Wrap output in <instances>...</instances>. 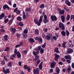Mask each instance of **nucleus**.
<instances>
[{
  "label": "nucleus",
  "mask_w": 74,
  "mask_h": 74,
  "mask_svg": "<svg viewBox=\"0 0 74 74\" xmlns=\"http://www.w3.org/2000/svg\"><path fill=\"white\" fill-rule=\"evenodd\" d=\"M66 70L69 74H70L71 73V68H68L67 69H66Z\"/></svg>",
  "instance_id": "nucleus-20"
},
{
  "label": "nucleus",
  "mask_w": 74,
  "mask_h": 74,
  "mask_svg": "<svg viewBox=\"0 0 74 74\" xmlns=\"http://www.w3.org/2000/svg\"><path fill=\"white\" fill-rule=\"evenodd\" d=\"M40 60H38L36 61V63L37 64H39L40 63Z\"/></svg>",
  "instance_id": "nucleus-58"
},
{
  "label": "nucleus",
  "mask_w": 74,
  "mask_h": 74,
  "mask_svg": "<svg viewBox=\"0 0 74 74\" xmlns=\"http://www.w3.org/2000/svg\"><path fill=\"white\" fill-rule=\"evenodd\" d=\"M16 55H17V58H21V54L19 51H18Z\"/></svg>",
  "instance_id": "nucleus-14"
},
{
  "label": "nucleus",
  "mask_w": 74,
  "mask_h": 74,
  "mask_svg": "<svg viewBox=\"0 0 74 74\" xmlns=\"http://www.w3.org/2000/svg\"><path fill=\"white\" fill-rule=\"evenodd\" d=\"M16 14H21V11L19 10H17L16 12Z\"/></svg>",
  "instance_id": "nucleus-49"
},
{
  "label": "nucleus",
  "mask_w": 74,
  "mask_h": 74,
  "mask_svg": "<svg viewBox=\"0 0 74 74\" xmlns=\"http://www.w3.org/2000/svg\"><path fill=\"white\" fill-rule=\"evenodd\" d=\"M70 14H68L67 15L66 17V20L67 21H69L70 20Z\"/></svg>",
  "instance_id": "nucleus-35"
},
{
  "label": "nucleus",
  "mask_w": 74,
  "mask_h": 74,
  "mask_svg": "<svg viewBox=\"0 0 74 74\" xmlns=\"http://www.w3.org/2000/svg\"><path fill=\"white\" fill-rule=\"evenodd\" d=\"M42 63H43V62H41L39 65L38 66L39 70H42Z\"/></svg>",
  "instance_id": "nucleus-16"
},
{
  "label": "nucleus",
  "mask_w": 74,
  "mask_h": 74,
  "mask_svg": "<svg viewBox=\"0 0 74 74\" xmlns=\"http://www.w3.org/2000/svg\"><path fill=\"white\" fill-rule=\"evenodd\" d=\"M65 3L68 6H71V3L68 0H66L65 1Z\"/></svg>",
  "instance_id": "nucleus-11"
},
{
  "label": "nucleus",
  "mask_w": 74,
  "mask_h": 74,
  "mask_svg": "<svg viewBox=\"0 0 74 74\" xmlns=\"http://www.w3.org/2000/svg\"><path fill=\"white\" fill-rule=\"evenodd\" d=\"M65 58L66 59H70L71 60V56H70L68 55V56H64Z\"/></svg>",
  "instance_id": "nucleus-18"
},
{
  "label": "nucleus",
  "mask_w": 74,
  "mask_h": 74,
  "mask_svg": "<svg viewBox=\"0 0 74 74\" xmlns=\"http://www.w3.org/2000/svg\"><path fill=\"white\" fill-rule=\"evenodd\" d=\"M71 67H72V68H73V69H74V63H73L72 64Z\"/></svg>",
  "instance_id": "nucleus-64"
},
{
  "label": "nucleus",
  "mask_w": 74,
  "mask_h": 74,
  "mask_svg": "<svg viewBox=\"0 0 74 74\" xmlns=\"http://www.w3.org/2000/svg\"><path fill=\"white\" fill-rule=\"evenodd\" d=\"M51 18L52 21H56L57 20V17L55 15H52L51 16Z\"/></svg>",
  "instance_id": "nucleus-3"
},
{
  "label": "nucleus",
  "mask_w": 74,
  "mask_h": 74,
  "mask_svg": "<svg viewBox=\"0 0 74 74\" xmlns=\"http://www.w3.org/2000/svg\"><path fill=\"white\" fill-rule=\"evenodd\" d=\"M67 52L68 53H69V54L73 52V50L71 48H69L67 51Z\"/></svg>",
  "instance_id": "nucleus-12"
},
{
  "label": "nucleus",
  "mask_w": 74,
  "mask_h": 74,
  "mask_svg": "<svg viewBox=\"0 0 74 74\" xmlns=\"http://www.w3.org/2000/svg\"><path fill=\"white\" fill-rule=\"evenodd\" d=\"M74 18V15L72 14L71 16V19H73Z\"/></svg>",
  "instance_id": "nucleus-55"
},
{
  "label": "nucleus",
  "mask_w": 74,
  "mask_h": 74,
  "mask_svg": "<svg viewBox=\"0 0 74 74\" xmlns=\"http://www.w3.org/2000/svg\"><path fill=\"white\" fill-rule=\"evenodd\" d=\"M42 21V20L39 19L38 22V26H40V25H41V23Z\"/></svg>",
  "instance_id": "nucleus-32"
},
{
  "label": "nucleus",
  "mask_w": 74,
  "mask_h": 74,
  "mask_svg": "<svg viewBox=\"0 0 74 74\" xmlns=\"http://www.w3.org/2000/svg\"><path fill=\"white\" fill-rule=\"evenodd\" d=\"M43 31L45 32H47V31H48V29L47 28H44Z\"/></svg>",
  "instance_id": "nucleus-52"
},
{
  "label": "nucleus",
  "mask_w": 74,
  "mask_h": 74,
  "mask_svg": "<svg viewBox=\"0 0 74 74\" xmlns=\"http://www.w3.org/2000/svg\"><path fill=\"white\" fill-rule=\"evenodd\" d=\"M18 25H19V26H23L24 25H23V23L22 22H20L18 24Z\"/></svg>",
  "instance_id": "nucleus-36"
},
{
  "label": "nucleus",
  "mask_w": 74,
  "mask_h": 74,
  "mask_svg": "<svg viewBox=\"0 0 74 74\" xmlns=\"http://www.w3.org/2000/svg\"><path fill=\"white\" fill-rule=\"evenodd\" d=\"M16 29L15 28L11 27L10 28V31L12 34H14L16 32Z\"/></svg>",
  "instance_id": "nucleus-8"
},
{
  "label": "nucleus",
  "mask_w": 74,
  "mask_h": 74,
  "mask_svg": "<svg viewBox=\"0 0 74 74\" xmlns=\"http://www.w3.org/2000/svg\"><path fill=\"white\" fill-rule=\"evenodd\" d=\"M29 41L30 43H33V42H34L35 40L33 38H29Z\"/></svg>",
  "instance_id": "nucleus-15"
},
{
  "label": "nucleus",
  "mask_w": 74,
  "mask_h": 74,
  "mask_svg": "<svg viewBox=\"0 0 74 74\" xmlns=\"http://www.w3.org/2000/svg\"><path fill=\"white\" fill-rule=\"evenodd\" d=\"M61 19L62 22L64 23V22H65V17H64V15H62L61 16Z\"/></svg>",
  "instance_id": "nucleus-13"
},
{
  "label": "nucleus",
  "mask_w": 74,
  "mask_h": 74,
  "mask_svg": "<svg viewBox=\"0 0 74 74\" xmlns=\"http://www.w3.org/2000/svg\"><path fill=\"white\" fill-rule=\"evenodd\" d=\"M10 47H6V49L4 50L5 52L8 51L10 50Z\"/></svg>",
  "instance_id": "nucleus-29"
},
{
  "label": "nucleus",
  "mask_w": 74,
  "mask_h": 74,
  "mask_svg": "<svg viewBox=\"0 0 74 74\" xmlns=\"http://www.w3.org/2000/svg\"><path fill=\"white\" fill-rule=\"evenodd\" d=\"M59 27L60 29H61L63 31L65 30V26L63 25V23L61 22H60L59 24Z\"/></svg>",
  "instance_id": "nucleus-1"
},
{
  "label": "nucleus",
  "mask_w": 74,
  "mask_h": 74,
  "mask_svg": "<svg viewBox=\"0 0 74 74\" xmlns=\"http://www.w3.org/2000/svg\"><path fill=\"white\" fill-rule=\"evenodd\" d=\"M25 11L26 12H29V11H31L32 10L30 8H27L25 10Z\"/></svg>",
  "instance_id": "nucleus-41"
},
{
  "label": "nucleus",
  "mask_w": 74,
  "mask_h": 74,
  "mask_svg": "<svg viewBox=\"0 0 74 74\" xmlns=\"http://www.w3.org/2000/svg\"><path fill=\"white\" fill-rule=\"evenodd\" d=\"M4 15H5V14L4 13H2L0 15V20H1L2 19V18H3L4 17Z\"/></svg>",
  "instance_id": "nucleus-19"
},
{
  "label": "nucleus",
  "mask_w": 74,
  "mask_h": 74,
  "mask_svg": "<svg viewBox=\"0 0 74 74\" xmlns=\"http://www.w3.org/2000/svg\"><path fill=\"white\" fill-rule=\"evenodd\" d=\"M9 19L8 18H7L5 20H4V22L5 23H7L8 22V21Z\"/></svg>",
  "instance_id": "nucleus-43"
},
{
  "label": "nucleus",
  "mask_w": 74,
  "mask_h": 74,
  "mask_svg": "<svg viewBox=\"0 0 74 74\" xmlns=\"http://www.w3.org/2000/svg\"><path fill=\"white\" fill-rule=\"evenodd\" d=\"M29 16V13L27 12L26 13V18H28Z\"/></svg>",
  "instance_id": "nucleus-62"
},
{
  "label": "nucleus",
  "mask_w": 74,
  "mask_h": 74,
  "mask_svg": "<svg viewBox=\"0 0 74 74\" xmlns=\"http://www.w3.org/2000/svg\"><path fill=\"white\" fill-rule=\"evenodd\" d=\"M52 37V35H51L50 34H49L47 35H46L45 36L46 38V39L48 41V40H49Z\"/></svg>",
  "instance_id": "nucleus-4"
},
{
  "label": "nucleus",
  "mask_w": 74,
  "mask_h": 74,
  "mask_svg": "<svg viewBox=\"0 0 74 74\" xmlns=\"http://www.w3.org/2000/svg\"><path fill=\"white\" fill-rule=\"evenodd\" d=\"M43 22L44 23L46 24L47 23H48V22H49V20L47 19H44L43 20Z\"/></svg>",
  "instance_id": "nucleus-23"
},
{
  "label": "nucleus",
  "mask_w": 74,
  "mask_h": 74,
  "mask_svg": "<svg viewBox=\"0 0 74 74\" xmlns=\"http://www.w3.org/2000/svg\"><path fill=\"white\" fill-rule=\"evenodd\" d=\"M27 34H23V38L24 39H25L26 38H27Z\"/></svg>",
  "instance_id": "nucleus-30"
},
{
  "label": "nucleus",
  "mask_w": 74,
  "mask_h": 74,
  "mask_svg": "<svg viewBox=\"0 0 74 74\" xmlns=\"http://www.w3.org/2000/svg\"><path fill=\"white\" fill-rule=\"evenodd\" d=\"M12 22H13L12 20H10L9 21V22L8 23V24L9 25H11V24H12Z\"/></svg>",
  "instance_id": "nucleus-46"
},
{
  "label": "nucleus",
  "mask_w": 74,
  "mask_h": 74,
  "mask_svg": "<svg viewBox=\"0 0 74 74\" xmlns=\"http://www.w3.org/2000/svg\"><path fill=\"white\" fill-rule=\"evenodd\" d=\"M23 32L24 33L27 34L28 33V30H27V29H25L23 31Z\"/></svg>",
  "instance_id": "nucleus-38"
},
{
  "label": "nucleus",
  "mask_w": 74,
  "mask_h": 74,
  "mask_svg": "<svg viewBox=\"0 0 74 74\" xmlns=\"http://www.w3.org/2000/svg\"><path fill=\"white\" fill-rule=\"evenodd\" d=\"M8 66L9 67H12V62H8Z\"/></svg>",
  "instance_id": "nucleus-28"
},
{
  "label": "nucleus",
  "mask_w": 74,
  "mask_h": 74,
  "mask_svg": "<svg viewBox=\"0 0 74 74\" xmlns=\"http://www.w3.org/2000/svg\"><path fill=\"white\" fill-rule=\"evenodd\" d=\"M19 45H20V46L21 45V46H23V42H22V41H21L20 42Z\"/></svg>",
  "instance_id": "nucleus-63"
},
{
  "label": "nucleus",
  "mask_w": 74,
  "mask_h": 74,
  "mask_svg": "<svg viewBox=\"0 0 74 74\" xmlns=\"http://www.w3.org/2000/svg\"><path fill=\"white\" fill-rule=\"evenodd\" d=\"M55 66H56V62L54 61L52 62L50 64V67L51 68H53L55 67Z\"/></svg>",
  "instance_id": "nucleus-6"
},
{
  "label": "nucleus",
  "mask_w": 74,
  "mask_h": 74,
  "mask_svg": "<svg viewBox=\"0 0 74 74\" xmlns=\"http://www.w3.org/2000/svg\"><path fill=\"white\" fill-rule=\"evenodd\" d=\"M21 46V45L19 44H18L17 45H16L15 46V48H18V47H19Z\"/></svg>",
  "instance_id": "nucleus-61"
},
{
  "label": "nucleus",
  "mask_w": 74,
  "mask_h": 74,
  "mask_svg": "<svg viewBox=\"0 0 74 74\" xmlns=\"http://www.w3.org/2000/svg\"><path fill=\"white\" fill-rule=\"evenodd\" d=\"M66 36H69V34H70V33H69V32L68 31V30H66Z\"/></svg>",
  "instance_id": "nucleus-40"
},
{
  "label": "nucleus",
  "mask_w": 74,
  "mask_h": 74,
  "mask_svg": "<svg viewBox=\"0 0 74 74\" xmlns=\"http://www.w3.org/2000/svg\"><path fill=\"white\" fill-rule=\"evenodd\" d=\"M44 49H42V48H41V50H40V52L41 53H41H44Z\"/></svg>",
  "instance_id": "nucleus-44"
},
{
  "label": "nucleus",
  "mask_w": 74,
  "mask_h": 74,
  "mask_svg": "<svg viewBox=\"0 0 74 74\" xmlns=\"http://www.w3.org/2000/svg\"><path fill=\"white\" fill-rule=\"evenodd\" d=\"M45 46H46V43H45L42 46V48H45Z\"/></svg>",
  "instance_id": "nucleus-54"
},
{
  "label": "nucleus",
  "mask_w": 74,
  "mask_h": 74,
  "mask_svg": "<svg viewBox=\"0 0 74 74\" xmlns=\"http://www.w3.org/2000/svg\"><path fill=\"white\" fill-rule=\"evenodd\" d=\"M35 33L36 34H37V35L39 34V31H38V29H36L35 31Z\"/></svg>",
  "instance_id": "nucleus-34"
},
{
  "label": "nucleus",
  "mask_w": 74,
  "mask_h": 74,
  "mask_svg": "<svg viewBox=\"0 0 74 74\" xmlns=\"http://www.w3.org/2000/svg\"><path fill=\"white\" fill-rule=\"evenodd\" d=\"M28 51L29 50H23L22 51V52L23 53L26 54H27V53Z\"/></svg>",
  "instance_id": "nucleus-37"
},
{
  "label": "nucleus",
  "mask_w": 74,
  "mask_h": 74,
  "mask_svg": "<svg viewBox=\"0 0 74 74\" xmlns=\"http://www.w3.org/2000/svg\"><path fill=\"white\" fill-rule=\"evenodd\" d=\"M34 22L36 24V25H38V21L37 19L35 18L34 20Z\"/></svg>",
  "instance_id": "nucleus-22"
},
{
  "label": "nucleus",
  "mask_w": 74,
  "mask_h": 74,
  "mask_svg": "<svg viewBox=\"0 0 74 74\" xmlns=\"http://www.w3.org/2000/svg\"><path fill=\"white\" fill-rule=\"evenodd\" d=\"M61 60L63 62H65L66 61V60H65V58H61Z\"/></svg>",
  "instance_id": "nucleus-56"
},
{
  "label": "nucleus",
  "mask_w": 74,
  "mask_h": 74,
  "mask_svg": "<svg viewBox=\"0 0 74 74\" xmlns=\"http://www.w3.org/2000/svg\"><path fill=\"white\" fill-rule=\"evenodd\" d=\"M38 41H39L40 42L42 43V39L41 38L39 37Z\"/></svg>",
  "instance_id": "nucleus-39"
},
{
  "label": "nucleus",
  "mask_w": 74,
  "mask_h": 74,
  "mask_svg": "<svg viewBox=\"0 0 74 74\" xmlns=\"http://www.w3.org/2000/svg\"><path fill=\"white\" fill-rule=\"evenodd\" d=\"M59 48L58 47H56L54 50V51L57 53H59Z\"/></svg>",
  "instance_id": "nucleus-17"
},
{
  "label": "nucleus",
  "mask_w": 74,
  "mask_h": 74,
  "mask_svg": "<svg viewBox=\"0 0 74 74\" xmlns=\"http://www.w3.org/2000/svg\"><path fill=\"white\" fill-rule=\"evenodd\" d=\"M66 42H63L62 44V47L63 48H66Z\"/></svg>",
  "instance_id": "nucleus-21"
},
{
  "label": "nucleus",
  "mask_w": 74,
  "mask_h": 74,
  "mask_svg": "<svg viewBox=\"0 0 74 74\" xmlns=\"http://www.w3.org/2000/svg\"><path fill=\"white\" fill-rule=\"evenodd\" d=\"M17 20L18 21L21 22V21H22V17H21L20 16H18L17 18Z\"/></svg>",
  "instance_id": "nucleus-26"
},
{
  "label": "nucleus",
  "mask_w": 74,
  "mask_h": 74,
  "mask_svg": "<svg viewBox=\"0 0 74 74\" xmlns=\"http://www.w3.org/2000/svg\"><path fill=\"white\" fill-rule=\"evenodd\" d=\"M61 34L62 36H64V37L66 36V32L64 31H62L61 32Z\"/></svg>",
  "instance_id": "nucleus-24"
},
{
  "label": "nucleus",
  "mask_w": 74,
  "mask_h": 74,
  "mask_svg": "<svg viewBox=\"0 0 74 74\" xmlns=\"http://www.w3.org/2000/svg\"><path fill=\"white\" fill-rule=\"evenodd\" d=\"M1 32L2 33H5V30L4 29H1Z\"/></svg>",
  "instance_id": "nucleus-57"
},
{
  "label": "nucleus",
  "mask_w": 74,
  "mask_h": 74,
  "mask_svg": "<svg viewBox=\"0 0 74 74\" xmlns=\"http://www.w3.org/2000/svg\"><path fill=\"white\" fill-rule=\"evenodd\" d=\"M55 55L54 60L58 62V59L60 58L59 55L56 53H55Z\"/></svg>",
  "instance_id": "nucleus-5"
},
{
  "label": "nucleus",
  "mask_w": 74,
  "mask_h": 74,
  "mask_svg": "<svg viewBox=\"0 0 74 74\" xmlns=\"http://www.w3.org/2000/svg\"><path fill=\"white\" fill-rule=\"evenodd\" d=\"M35 56V60H38V59H39V58H40V56H39L38 55H36Z\"/></svg>",
  "instance_id": "nucleus-33"
},
{
  "label": "nucleus",
  "mask_w": 74,
  "mask_h": 74,
  "mask_svg": "<svg viewBox=\"0 0 74 74\" xmlns=\"http://www.w3.org/2000/svg\"><path fill=\"white\" fill-rule=\"evenodd\" d=\"M3 8L4 10H5L6 8H7V9L9 10H10V7L8 6V5L7 4H5L3 6Z\"/></svg>",
  "instance_id": "nucleus-10"
},
{
  "label": "nucleus",
  "mask_w": 74,
  "mask_h": 74,
  "mask_svg": "<svg viewBox=\"0 0 74 74\" xmlns=\"http://www.w3.org/2000/svg\"><path fill=\"white\" fill-rule=\"evenodd\" d=\"M8 35H6L4 36V39L5 41H8Z\"/></svg>",
  "instance_id": "nucleus-25"
},
{
  "label": "nucleus",
  "mask_w": 74,
  "mask_h": 74,
  "mask_svg": "<svg viewBox=\"0 0 74 74\" xmlns=\"http://www.w3.org/2000/svg\"><path fill=\"white\" fill-rule=\"evenodd\" d=\"M1 63L2 64L4 65V64H5V61H4V60H3L1 61Z\"/></svg>",
  "instance_id": "nucleus-53"
},
{
  "label": "nucleus",
  "mask_w": 74,
  "mask_h": 74,
  "mask_svg": "<svg viewBox=\"0 0 74 74\" xmlns=\"http://www.w3.org/2000/svg\"><path fill=\"white\" fill-rule=\"evenodd\" d=\"M56 72L57 73L59 74L60 73V70L59 67H57L56 68Z\"/></svg>",
  "instance_id": "nucleus-27"
},
{
  "label": "nucleus",
  "mask_w": 74,
  "mask_h": 74,
  "mask_svg": "<svg viewBox=\"0 0 74 74\" xmlns=\"http://www.w3.org/2000/svg\"><path fill=\"white\" fill-rule=\"evenodd\" d=\"M52 38L53 40H55L56 41L57 40V38L56 36H54L53 37H52Z\"/></svg>",
  "instance_id": "nucleus-45"
},
{
  "label": "nucleus",
  "mask_w": 74,
  "mask_h": 74,
  "mask_svg": "<svg viewBox=\"0 0 74 74\" xmlns=\"http://www.w3.org/2000/svg\"><path fill=\"white\" fill-rule=\"evenodd\" d=\"M7 70L5 69V68L3 67V68L2 71L3 73L5 74H8L10 73V71H9V69H6Z\"/></svg>",
  "instance_id": "nucleus-2"
},
{
  "label": "nucleus",
  "mask_w": 74,
  "mask_h": 74,
  "mask_svg": "<svg viewBox=\"0 0 74 74\" xmlns=\"http://www.w3.org/2000/svg\"><path fill=\"white\" fill-rule=\"evenodd\" d=\"M58 10L61 15H63L64 14V12H65L64 10H61L59 9V8H58Z\"/></svg>",
  "instance_id": "nucleus-7"
},
{
  "label": "nucleus",
  "mask_w": 74,
  "mask_h": 74,
  "mask_svg": "<svg viewBox=\"0 0 74 74\" xmlns=\"http://www.w3.org/2000/svg\"><path fill=\"white\" fill-rule=\"evenodd\" d=\"M34 74H40L39 69H34Z\"/></svg>",
  "instance_id": "nucleus-9"
},
{
  "label": "nucleus",
  "mask_w": 74,
  "mask_h": 74,
  "mask_svg": "<svg viewBox=\"0 0 74 74\" xmlns=\"http://www.w3.org/2000/svg\"><path fill=\"white\" fill-rule=\"evenodd\" d=\"M17 52H17V49H15L14 51V53L15 55H16V54L17 53Z\"/></svg>",
  "instance_id": "nucleus-47"
},
{
  "label": "nucleus",
  "mask_w": 74,
  "mask_h": 74,
  "mask_svg": "<svg viewBox=\"0 0 74 74\" xmlns=\"http://www.w3.org/2000/svg\"><path fill=\"white\" fill-rule=\"evenodd\" d=\"M17 11H18V8H16L14 10V12H16Z\"/></svg>",
  "instance_id": "nucleus-59"
},
{
  "label": "nucleus",
  "mask_w": 74,
  "mask_h": 74,
  "mask_svg": "<svg viewBox=\"0 0 74 74\" xmlns=\"http://www.w3.org/2000/svg\"><path fill=\"white\" fill-rule=\"evenodd\" d=\"M27 71L28 72H30V71L31 70V69H30V68L29 67H27Z\"/></svg>",
  "instance_id": "nucleus-48"
},
{
  "label": "nucleus",
  "mask_w": 74,
  "mask_h": 74,
  "mask_svg": "<svg viewBox=\"0 0 74 74\" xmlns=\"http://www.w3.org/2000/svg\"><path fill=\"white\" fill-rule=\"evenodd\" d=\"M41 47L40 46H39L37 47V48L38 49V51H40L41 50Z\"/></svg>",
  "instance_id": "nucleus-60"
},
{
  "label": "nucleus",
  "mask_w": 74,
  "mask_h": 74,
  "mask_svg": "<svg viewBox=\"0 0 74 74\" xmlns=\"http://www.w3.org/2000/svg\"><path fill=\"white\" fill-rule=\"evenodd\" d=\"M16 36L17 38H18L21 37V34L17 33L16 34Z\"/></svg>",
  "instance_id": "nucleus-42"
},
{
  "label": "nucleus",
  "mask_w": 74,
  "mask_h": 74,
  "mask_svg": "<svg viewBox=\"0 0 74 74\" xmlns=\"http://www.w3.org/2000/svg\"><path fill=\"white\" fill-rule=\"evenodd\" d=\"M33 53L34 55L35 56L37 55V53H36V52L34 51H33Z\"/></svg>",
  "instance_id": "nucleus-50"
},
{
  "label": "nucleus",
  "mask_w": 74,
  "mask_h": 74,
  "mask_svg": "<svg viewBox=\"0 0 74 74\" xmlns=\"http://www.w3.org/2000/svg\"><path fill=\"white\" fill-rule=\"evenodd\" d=\"M40 8H44V7H45V6L44 5V4H41L39 6Z\"/></svg>",
  "instance_id": "nucleus-31"
},
{
  "label": "nucleus",
  "mask_w": 74,
  "mask_h": 74,
  "mask_svg": "<svg viewBox=\"0 0 74 74\" xmlns=\"http://www.w3.org/2000/svg\"><path fill=\"white\" fill-rule=\"evenodd\" d=\"M3 58L4 59H5V61H8V59H7V58L6 57L4 56H3Z\"/></svg>",
  "instance_id": "nucleus-51"
}]
</instances>
